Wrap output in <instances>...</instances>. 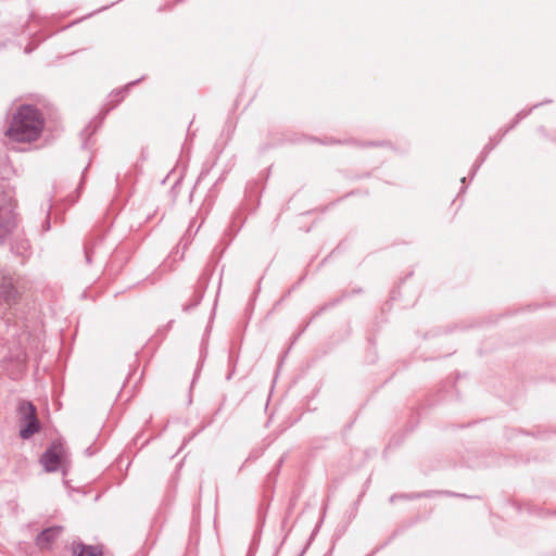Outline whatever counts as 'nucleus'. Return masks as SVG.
Listing matches in <instances>:
<instances>
[{"label": "nucleus", "instance_id": "obj_1", "mask_svg": "<svg viewBox=\"0 0 556 556\" xmlns=\"http://www.w3.org/2000/svg\"><path fill=\"white\" fill-rule=\"evenodd\" d=\"M43 126L45 118L38 109L22 105L13 115L5 135L10 141L30 143L40 137Z\"/></svg>", "mask_w": 556, "mask_h": 556}, {"label": "nucleus", "instance_id": "obj_7", "mask_svg": "<svg viewBox=\"0 0 556 556\" xmlns=\"http://www.w3.org/2000/svg\"><path fill=\"white\" fill-rule=\"evenodd\" d=\"M78 556H101V552L91 546H83Z\"/></svg>", "mask_w": 556, "mask_h": 556}, {"label": "nucleus", "instance_id": "obj_6", "mask_svg": "<svg viewBox=\"0 0 556 556\" xmlns=\"http://www.w3.org/2000/svg\"><path fill=\"white\" fill-rule=\"evenodd\" d=\"M62 527H51L43 530L36 539V544L40 548H49L52 543L61 535Z\"/></svg>", "mask_w": 556, "mask_h": 556}, {"label": "nucleus", "instance_id": "obj_5", "mask_svg": "<svg viewBox=\"0 0 556 556\" xmlns=\"http://www.w3.org/2000/svg\"><path fill=\"white\" fill-rule=\"evenodd\" d=\"M20 292L14 283L13 278L3 277L0 281V301L7 305L16 303Z\"/></svg>", "mask_w": 556, "mask_h": 556}, {"label": "nucleus", "instance_id": "obj_3", "mask_svg": "<svg viewBox=\"0 0 556 556\" xmlns=\"http://www.w3.org/2000/svg\"><path fill=\"white\" fill-rule=\"evenodd\" d=\"M16 202L8 192H0V242H2L16 226Z\"/></svg>", "mask_w": 556, "mask_h": 556}, {"label": "nucleus", "instance_id": "obj_2", "mask_svg": "<svg viewBox=\"0 0 556 556\" xmlns=\"http://www.w3.org/2000/svg\"><path fill=\"white\" fill-rule=\"evenodd\" d=\"M20 435L27 440L40 430V422L37 418V410L33 403L22 401L17 406Z\"/></svg>", "mask_w": 556, "mask_h": 556}, {"label": "nucleus", "instance_id": "obj_4", "mask_svg": "<svg viewBox=\"0 0 556 556\" xmlns=\"http://www.w3.org/2000/svg\"><path fill=\"white\" fill-rule=\"evenodd\" d=\"M66 457V450L64 445L55 441L51 444V446L43 453L41 456V464L46 471H55L58 470Z\"/></svg>", "mask_w": 556, "mask_h": 556}]
</instances>
